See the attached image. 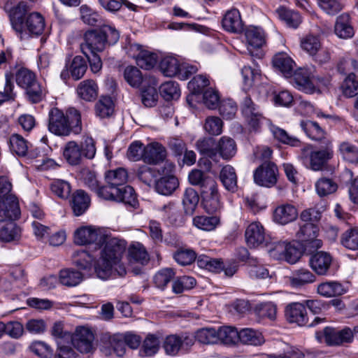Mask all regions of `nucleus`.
I'll use <instances>...</instances> for the list:
<instances>
[{"instance_id":"obj_1","label":"nucleus","mask_w":358,"mask_h":358,"mask_svg":"<svg viewBox=\"0 0 358 358\" xmlns=\"http://www.w3.org/2000/svg\"><path fill=\"white\" fill-rule=\"evenodd\" d=\"M128 174L126 169L118 168L105 173L106 184L101 187L99 197L110 201L122 202L133 208L138 204L134 188L126 183Z\"/></svg>"},{"instance_id":"obj_2","label":"nucleus","mask_w":358,"mask_h":358,"mask_svg":"<svg viewBox=\"0 0 358 358\" xmlns=\"http://www.w3.org/2000/svg\"><path fill=\"white\" fill-rule=\"evenodd\" d=\"M105 245L101 252V257L95 271L101 279H107L113 273V270L120 277L127 273L124 265L121 262L123 254L127 248L125 241L117 238L104 237Z\"/></svg>"},{"instance_id":"obj_3","label":"nucleus","mask_w":358,"mask_h":358,"mask_svg":"<svg viewBox=\"0 0 358 358\" xmlns=\"http://www.w3.org/2000/svg\"><path fill=\"white\" fill-rule=\"evenodd\" d=\"M31 10L26 2L20 1L10 12V21L13 29L19 34L20 38L23 36H40L45 29V23L43 16L38 12L28 13Z\"/></svg>"},{"instance_id":"obj_4","label":"nucleus","mask_w":358,"mask_h":358,"mask_svg":"<svg viewBox=\"0 0 358 358\" xmlns=\"http://www.w3.org/2000/svg\"><path fill=\"white\" fill-rule=\"evenodd\" d=\"M48 130L58 136L78 135L82 132L80 112L76 108L70 107L64 113L57 108H52L48 113Z\"/></svg>"},{"instance_id":"obj_5","label":"nucleus","mask_w":358,"mask_h":358,"mask_svg":"<svg viewBox=\"0 0 358 358\" xmlns=\"http://www.w3.org/2000/svg\"><path fill=\"white\" fill-rule=\"evenodd\" d=\"M119 38L120 33L114 27L103 24L99 29L88 30L84 34L80 50L85 55L90 52H101L108 45L115 44Z\"/></svg>"},{"instance_id":"obj_6","label":"nucleus","mask_w":358,"mask_h":358,"mask_svg":"<svg viewBox=\"0 0 358 358\" xmlns=\"http://www.w3.org/2000/svg\"><path fill=\"white\" fill-rule=\"evenodd\" d=\"M15 79L17 85L24 90L27 99L30 103H38L45 98V90L31 70L20 68L15 71Z\"/></svg>"},{"instance_id":"obj_7","label":"nucleus","mask_w":358,"mask_h":358,"mask_svg":"<svg viewBox=\"0 0 358 358\" xmlns=\"http://www.w3.org/2000/svg\"><path fill=\"white\" fill-rule=\"evenodd\" d=\"M96 154L95 143L92 137H87L80 145L74 141H68L63 149V157L72 166L82 162L83 157L93 159Z\"/></svg>"},{"instance_id":"obj_8","label":"nucleus","mask_w":358,"mask_h":358,"mask_svg":"<svg viewBox=\"0 0 358 358\" xmlns=\"http://www.w3.org/2000/svg\"><path fill=\"white\" fill-rule=\"evenodd\" d=\"M240 109L250 131H259L266 120L259 106L249 95L245 94L240 102Z\"/></svg>"},{"instance_id":"obj_9","label":"nucleus","mask_w":358,"mask_h":358,"mask_svg":"<svg viewBox=\"0 0 358 358\" xmlns=\"http://www.w3.org/2000/svg\"><path fill=\"white\" fill-rule=\"evenodd\" d=\"M331 141H326V147L323 150H311L308 147L301 150L303 159L309 163L310 169L315 171L322 170L327 162L333 157V150L331 148Z\"/></svg>"},{"instance_id":"obj_10","label":"nucleus","mask_w":358,"mask_h":358,"mask_svg":"<svg viewBox=\"0 0 358 358\" xmlns=\"http://www.w3.org/2000/svg\"><path fill=\"white\" fill-rule=\"evenodd\" d=\"M278 172L277 166L274 163L266 162L254 171V181L259 186L271 187L277 182Z\"/></svg>"},{"instance_id":"obj_11","label":"nucleus","mask_w":358,"mask_h":358,"mask_svg":"<svg viewBox=\"0 0 358 358\" xmlns=\"http://www.w3.org/2000/svg\"><path fill=\"white\" fill-rule=\"evenodd\" d=\"M325 343L328 345H344L353 341L355 331L345 327L342 329L327 327L324 329Z\"/></svg>"},{"instance_id":"obj_12","label":"nucleus","mask_w":358,"mask_h":358,"mask_svg":"<svg viewBox=\"0 0 358 358\" xmlns=\"http://www.w3.org/2000/svg\"><path fill=\"white\" fill-rule=\"evenodd\" d=\"M318 227L314 223L306 222L300 227L296 233L298 238L304 243L306 248L318 249L322 247V242L317 239Z\"/></svg>"},{"instance_id":"obj_13","label":"nucleus","mask_w":358,"mask_h":358,"mask_svg":"<svg viewBox=\"0 0 358 358\" xmlns=\"http://www.w3.org/2000/svg\"><path fill=\"white\" fill-rule=\"evenodd\" d=\"M73 346L81 353L90 352L93 348L94 336L91 330L80 327L76 330L75 334L71 336Z\"/></svg>"},{"instance_id":"obj_14","label":"nucleus","mask_w":358,"mask_h":358,"mask_svg":"<svg viewBox=\"0 0 358 358\" xmlns=\"http://www.w3.org/2000/svg\"><path fill=\"white\" fill-rule=\"evenodd\" d=\"M201 206L209 214L216 213L222 208L217 184L201 191Z\"/></svg>"},{"instance_id":"obj_15","label":"nucleus","mask_w":358,"mask_h":358,"mask_svg":"<svg viewBox=\"0 0 358 358\" xmlns=\"http://www.w3.org/2000/svg\"><path fill=\"white\" fill-rule=\"evenodd\" d=\"M87 69V64L85 59L81 56L73 57L69 64H66L64 69L62 71L60 77L66 81L70 76L75 80L81 79Z\"/></svg>"},{"instance_id":"obj_16","label":"nucleus","mask_w":358,"mask_h":358,"mask_svg":"<svg viewBox=\"0 0 358 358\" xmlns=\"http://www.w3.org/2000/svg\"><path fill=\"white\" fill-rule=\"evenodd\" d=\"M103 239V236L99 234L97 230L92 227H81L74 233V242L80 245L91 243L100 245Z\"/></svg>"},{"instance_id":"obj_17","label":"nucleus","mask_w":358,"mask_h":358,"mask_svg":"<svg viewBox=\"0 0 358 358\" xmlns=\"http://www.w3.org/2000/svg\"><path fill=\"white\" fill-rule=\"evenodd\" d=\"M247 244L250 248H256L266 243L263 226L259 222L250 224L245 233Z\"/></svg>"},{"instance_id":"obj_18","label":"nucleus","mask_w":358,"mask_h":358,"mask_svg":"<svg viewBox=\"0 0 358 358\" xmlns=\"http://www.w3.org/2000/svg\"><path fill=\"white\" fill-rule=\"evenodd\" d=\"M334 31L341 39H349L354 36L355 31L348 13H342L336 17Z\"/></svg>"},{"instance_id":"obj_19","label":"nucleus","mask_w":358,"mask_h":358,"mask_svg":"<svg viewBox=\"0 0 358 358\" xmlns=\"http://www.w3.org/2000/svg\"><path fill=\"white\" fill-rule=\"evenodd\" d=\"M285 317L291 323H296L299 326L307 324L308 317L306 307L300 303L289 304L285 309Z\"/></svg>"},{"instance_id":"obj_20","label":"nucleus","mask_w":358,"mask_h":358,"mask_svg":"<svg viewBox=\"0 0 358 358\" xmlns=\"http://www.w3.org/2000/svg\"><path fill=\"white\" fill-rule=\"evenodd\" d=\"M310 265L318 275H325L329 271L332 262L329 253L320 251L313 254L309 260Z\"/></svg>"},{"instance_id":"obj_21","label":"nucleus","mask_w":358,"mask_h":358,"mask_svg":"<svg viewBox=\"0 0 358 358\" xmlns=\"http://www.w3.org/2000/svg\"><path fill=\"white\" fill-rule=\"evenodd\" d=\"M20 215L19 203L15 196H8L0 200V217L13 220H17Z\"/></svg>"},{"instance_id":"obj_22","label":"nucleus","mask_w":358,"mask_h":358,"mask_svg":"<svg viewBox=\"0 0 358 358\" xmlns=\"http://www.w3.org/2000/svg\"><path fill=\"white\" fill-rule=\"evenodd\" d=\"M98 85L92 79L81 81L76 87V93L78 97L87 102L95 101L98 96Z\"/></svg>"},{"instance_id":"obj_23","label":"nucleus","mask_w":358,"mask_h":358,"mask_svg":"<svg viewBox=\"0 0 358 358\" xmlns=\"http://www.w3.org/2000/svg\"><path fill=\"white\" fill-rule=\"evenodd\" d=\"M297 216V209L289 203L278 206L273 212V220L280 224H288L295 220Z\"/></svg>"},{"instance_id":"obj_24","label":"nucleus","mask_w":358,"mask_h":358,"mask_svg":"<svg viewBox=\"0 0 358 358\" xmlns=\"http://www.w3.org/2000/svg\"><path fill=\"white\" fill-rule=\"evenodd\" d=\"M91 203L90 196L82 189L76 191L70 201L73 213L76 216L83 215L89 208Z\"/></svg>"},{"instance_id":"obj_25","label":"nucleus","mask_w":358,"mask_h":358,"mask_svg":"<svg viewBox=\"0 0 358 358\" xmlns=\"http://www.w3.org/2000/svg\"><path fill=\"white\" fill-rule=\"evenodd\" d=\"M237 146L235 141L229 136H222L216 144V156L229 161L236 154Z\"/></svg>"},{"instance_id":"obj_26","label":"nucleus","mask_w":358,"mask_h":358,"mask_svg":"<svg viewBox=\"0 0 358 358\" xmlns=\"http://www.w3.org/2000/svg\"><path fill=\"white\" fill-rule=\"evenodd\" d=\"M144 162L150 164L163 162L166 157L165 148L158 143H151L145 147Z\"/></svg>"},{"instance_id":"obj_27","label":"nucleus","mask_w":358,"mask_h":358,"mask_svg":"<svg viewBox=\"0 0 358 358\" xmlns=\"http://www.w3.org/2000/svg\"><path fill=\"white\" fill-rule=\"evenodd\" d=\"M273 64L286 78L292 77L296 66L294 60L285 52L276 54L273 58Z\"/></svg>"},{"instance_id":"obj_28","label":"nucleus","mask_w":358,"mask_h":358,"mask_svg":"<svg viewBox=\"0 0 358 358\" xmlns=\"http://www.w3.org/2000/svg\"><path fill=\"white\" fill-rule=\"evenodd\" d=\"M223 28L229 32L240 33L243 29V24L238 10L236 8L228 10L222 19Z\"/></svg>"},{"instance_id":"obj_29","label":"nucleus","mask_w":358,"mask_h":358,"mask_svg":"<svg viewBox=\"0 0 358 358\" xmlns=\"http://www.w3.org/2000/svg\"><path fill=\"white\" fill-rule=\"evenodd\" d=\"M301 127L311 139L317 141H323L326 145V141H331L327 138L325 131L316 122L311 120L301 122Z\"/></svg>"},{"instance_id":"obj_30","label":"nucleus","mask_w":358,"mask_h":358,"mask_svg":"<svg viewBox=\"0 0 358 358\" xmlns=\"http://www.w3.org/2000/svg\"><path fill=\"white\" fill-rule=\"evenodd\" d=\"M179 182L173 176H163L157 179L155 183L156 192L162 195H171L178 188Z\"/></svg>"},{"instance_id":"obj_31","label":"nucleus","mask_w":358,"mask_h":358,"mask_svg":"<svg viewBox=\"0 0 358 358\" xmlns=\"http://www.w3.org/2000/svg\"><path fill=\"white\" fill-rule=\"evenodd\" d=\"M294 83L299 89L303 91L306 94H313L315 91V87L311 82L309 73L306 69H299L294 71L292 76Z\"/></svg>"},{"instance_id":"obj_32","label":"nucleus","mask_w":358,"mask_h":358,"mask_svg":"<svg viewBox=\"0 0 358 358\" xmlns=\"http://www.w3.org/2000/svg\"><path fill=\"white\" fill-rule=\"evenodd\" d=\"M220 179L224 188L235 192L237 190V176L234 167L230 165L224 166L220 171Z\"/></svg>"},{"instance_id":"obj_33","label":"nucleus","mask_w":358,"mask_h":358,"mask_svg":"<svg viewBox=\"0 0 358 358\" xmlns=\"http://www.w3.org/2000/svg\"><path fill=\"white\" fill-rule=\"evenodd\" d=\"M315 275L307 268L294 271L290 277V285L295 288L301 287L315 281Z\"/></svg>"},{"instance_id":"obj_34","label":"nucleus","mask_w":358,"mask_h":358,"mask_svg":"<svg viewBox=\"0 0 358 358\" xmlns=\"http://www.w3.org/2000/svg\"><path fill=\"white\" fill-rule=\"evenodd\" d=\"M345 292L343 285L337 281L324 282L317 286L318 294L325 297L340 296Z\"/></svg>"},{"instance_id":"obj_35","label":"nucleus","mask_w":358,"mask_h":358,"mask_svg":"<svg viewBox=\"0 0 358 358\" xmlns=\"http://www.w3.org/2000/svg\"><path fill=\"white\" fill-rule=\"evenodd\" d=\"M238 336V341L247 345H261L265 341L261 332L251 328L242 329Z\"/></svg>"},{"instance_id":"obj_36","label":"nucleus","mask_w":358,"mask_h":358,"mask_svg":"<svg viewBox=\"0 0 358 358\" xmlns=\"http://www.w3.org/2000/svg\"><path fill=\"white\" fill-rule=\"evenodd\" d=\"M188 179L192 185L199 186L201 191L212 187L216 182L213 178L205 176L203 171L198 169L192 170L189 173Z\"/></svg>"},{"instance_id":"obj_37","label":"nucleus","mask_w":358,"mask_h":358,"mask_svg":"<svg viewBox=\"0 0 358 358\" xmlns=\"http://www.w3.org/2000/svg\"><path fill=\"white\" fill-rule=\"evenodd\" d=\"M128 257L130 262L146 264L149 261V255L144 246L139 243L131 245L128 249Z\"/></svg>"},{"instance_id":"obj_38","label":"nucleus","mask_w":358,"mask_h":358,"mask_svg":"<svg viewBox=\"0 0 358 358\" xmlns=\"http://www.w3.org/2000/svg\"><path fill=\"white\" fill-rule=\"evenodd\" d=\"M276 13L279 18L284 21L289 27L296 29L302 22L301 16L298 12L285 7H280L276 10Z\"/></svg>"},{"instance_id":"obj_39","label":"nucleus","mask_w":358,"mask_h":358,"mask_svg":"<svg viewBox=\"0 0 358 358\" xmlns=\"http://www.w3.org/2000/svg\"><path fill=\"white\" fill-rule=\"evenodd\" d=\"M83 279V273L73 268L62 269L59 272V280L60 283L67 287L76 286Z\"/></svg>"},{"instance_id":"obj_40","label":"nucleus","mask_w":358,"mask_h":358,"mask_svg":"<svg viewBox=\"0 0 358 358\" xmlns=\"http://www.w3.org/2000/svg\"><path fill=\"white\" fill-rule=\"evenodd\" d=\"M239 331L231 326L220 327L217 330V343L226 345H235L238 342Z\"/></svg>"},{"instance_id":"obj_41","label":"nucleus","mask_w":358,"mask_h":358,"mask_svg":"<svg viewBox=\"0 0 358 358\" xmlns=\"http://www.w3.org/2000/svg\"><path fill=\"white\" fill-rule=\"evenodd\" d=\"M20 229L12 221L0 220V241L10 242L19 236Z\"/></svg>"},{"instance_id":"obj_42","label":"nucleus","mask_w":358,"mask_h":358,"mask_svg":"<svg viewBox=\"0 0 358 358\" xmlns=\"http://www.w3.org/2000/svg\"><path fill=\"white\" fill-rule=\"evenodd\" d=\"M197 192L192 187L187 188L182 196V205L187 215H192L199 203Z\"/></svg>"},{"instance_id":"obj_43","label":"nucleus","mask_w":358,"mask_h":358,"mask_svg":"<svg viewBox=\"0 0 358 358\" xmlns=\"http://www.w3.org/2000/svg\"><path fill=\"white\" fill-rule=\"evenodd\" d=\"M245 36L248 45L255 48H261L265 43L264 31L259 27L247 28Z\"/></svg>"},{"instance_id":"obj_44","label":"nucleus","mask_w":358,"mask_h":358,"mask_svg":"<svg viewBox=\"0 0 358 358\" xmlns=\"http://www.w3.org/2000/svg\"><path fill=\"white\" fill-rule=\"evenodd\" d=\"M179 61L171 56L164 57L159 64L162 73L167 77L176 76L180 69Z\"/></svg>"},{"instance_id":"obj_45","label":"nucleus","mask_w":358,"mask_h":358,"mask_svg":"<svg viewBox=\"0 0 358 358\" xmlns=\"http://www.w3.org/2000/svg\"><path fill=\"white\" fill-rule=\"evenodd\" d=\"M326 207L323 202L315 204L313 207L303 210L300 215V218L306 222L314 223L318 222L322 217V213Z\"/></svg>"},{"instance_id":"obj_46","label":"nucleus","mask_w":358,"mask_h":358,"mask_svg":"<svg viewBox=\"0 0 358 358\" xmlns=\"http://www.w3.org/2000/svg\"><path fill=\"white\" fill-rule=\"evenodd\" d=\"M269 129L274 138L279 142L291 146H299L300 145V141L297 138L288 134L285 129L273 124L270 125Z\"/></svg>"},{"instance_id":"obj_47","label":"nucleus","mask_w":358,"mask_h":358,"mask_svg":"<svg viewBox=\"0 0 358 358\" xmlns=\"http://www.w3.org/2000/svg\"><path fill=\"white\" fill-rule=\"evenodd\" d=\"M216 144L213 138L207 137L199 139L196 146L201 155L214 159L216 157Z\"/></svg>"},{"instance_id":"obj_48","label":"nucleus","mask_w":358,"mask_h":358,"mask_svg":"<svg viewBox=\"0 0 358 358\" xmlns=\"http://www.w3.org/2000/svg\"><path fill=\"white\" fill-rule=\"evenodd\" d=\"M194 225L203 231H213L220 224V217L217 215H198L193 219Z\"/></svg>"},{"instance_id":"obj_49","label":"nucleus","mask_w":358,"mask_h":358,"mask_svg":"<svg viewBox=\"0 0 358 358\" xmlns=\"http://www.w3.org/2000/svg\"><path fill=\"white\" fill-rule=\"evenodd\" d=\"M337 189V183L331 178H321L315 182V189L320 196H325L333 194Z\"/></svg>"},{"instance_id":"obj_50","label":"nucleus","mask_w":358,"mask_h":358,"mask_svg":"<svg viewBox=\"0 0 358 358\" xmlns=\"http://www.w3.org/2000/svg\"><path fill=\"white\" fill-rule=\"evenodd\" d=\"M95 111L101 118L110 117L114 111V104L110 96H101L95 105Z\"/></svg>"},{"instance_id":"obj_51","label":"nucleus","mask_w":358,"mask_h":358,"mask_svg":"<svg viewBox=\"0 0 358 358\" xmlns=\"http://www.w3.org/2000/svg\"><path fill=\"white\" fill-rule=\"evenodd\" d=\"M159 93L166 101L177 99L180 96L178 84L173 81H168L161 85Z\"/></svg>"},{"instance_id":"obj_52","label":"nucleus","mask_w":358,"mask_h":358,"mask_svg":"<svg viewBox=\"0 0 358 358\" xmlns=\"http://www.w3.org/2000/svg\"><path fill=\"white\" fill-rule=\"evenodd\" d=\"M9 143L11 152L20 157L27 155L28 143L22 136L17 134H13L10 138Z\"/></svg>"},{"instance_id":"obj_53","label":"nucleus","mask_w":358,"mask_h":358,"mask_svg":"<svg viewBox=\"0 0 358 358\" xmlns=\"http://www.w3.org/2000/svg\"><path fill=\"white\" fill-rule=\"evenodd\" d=\"M13 76L10 73H6L3 91H0V106L5 102L13 101L16 98L15 86L12 81Z\"/></svg>"},{"instance_id":"obj_54","label":"nucleus","mask_w":358,"mask_h":358,"mask_svg":"<svg viewBox=\"0 0 358 358\" xmlns=\"http://www.w3.org/2000/svg\"><path fill=\"white\" fill-rule=\"evenodd\" d=\"M79 10L80 18L85 24L90 26L101 25V18L100 15L90 6L84 4L80 7Z\"/></svg>"},{"instance_id":"obj_55","label":"nucleus","mask_w":358,"mask_h":358,"mask_svg":"<svg viewBox=\"0 0 358 358\" xmlns=\"http://www.w3.org/2000/svg\"><path fill=\"white\" fill-rule=\"evenodd\" d=\"M339 151L345 160L358 165V147L344 141L340 144Z\"/></svg>"},{"instance_id":"obj_56","label":"nucleus","mask_w":358,"mask_h":358,"mask_svg":"<svg viewBox=\"0 0 358 358\" xmlns=\"http://www.w3.org/2000/svg\"><path fill=\"white\" fill-rule=\"evenodd\" d=\"M343 94L347 97H352L358 94V78L350 73L341 85Z\"/></svg>"},{"instance_id":"obj_57","label":"nucleus","mask_w":358,"mask_h":358,"mask_svg":"<svg viewBox=\"0 0 358 358\" xmlns=\"http://www.w3.org/2000/svg\"><path fill=\"white\" fill-rule=\"evenodd\" d=\"M241 75L245 90L252 87L257 82L259 81L261 77L259 70L246 66L241 69Z\"/></svg>"},{"instance_id":"obj_58","label":"nucleus","mask_w":358,"mask_h":358,"mask_svg":"<svg viewBox=\"0 0 358 358\" xmlns=\"http://www.w3.org/2000/svg\"><path fill=\"white\" fill-rule=\"evenodd\" d=\"M217 330L213 328H202L196 332L195 338L203 344L217 343Z\"/></svg>"},{"instance_id":"obj_59","label":"nucleus","mask_w":358,"mask_h":358,"mask_svg":"<svg viewBox=\"0 0 358 358\" xmlns=\"http://www.w3.org/2000/svg\"><path fill=\"white\" fill-rule=\"evenodd\" d=\"M159 345V341L158 338L153 335H149L143 341L139 354L142 357L152 356L158 351Z\"/></svg>"},{"instance_id":"obj_60","label":"nucleus","mask_w":358,"mask_h":358,"mask_svg":"<svg viewBox=\"0 0 358 358\" xmlns=\"http://www.w3.org/2000/svg\"><path fill=\"white\" fill-rule=\"evenodd\" d=\"M94 257L85 250H78L74 252L73 263L80 269L87 270L92 267Z\"/></svg>"},{"instance_id":"obj_61","label":"nucleus","mask_w":358,"mask_h":358,"mask_svg":"<svg viewBox=\"0 0 358 358\" xmlns=\"http://www.w3.org/2000/svg\"><path fill=\"white\" fill-rule=\"evenodd\" d=\"M174 259L182 266L192 264L196 259V252L189 248H180L173 255Z\"/></svg>"},{"instance_id":"obj_62","label":"nucleus","mask_w":358,"mask_h":358,"mask_svg":"<svg viewBox=\"0 0 358 358\" xmlns=\"http://www.w3.org/2000/svg\"><path fill=\"white\" fill-rule=\"evenodd\" d=\"M276 312V306L273 302L262 303L255 308V313L258 317H267L271 320L275 318Z\"/></svg>"},{"instance_id":"obj_63","label":"nucleus","mask_w":358,"mask_h":358,"mask_svg":"<svg viewBox=\"0 0 358 358\" xmlns=\"http://www.w3.org/2000/svg\"><path fill=\"white\" fill-rule=\"evenodd\" d=\"M125 80L134 87H138L142 83L143 76L140 70L134 66L126 67L124 71Z\"/></svg>"},{"instance_id":"obj_64","label":"nucleus","mask_w":358,"mask_h":358,"mask_svg":"<svg viewBox=\"0 0 358 358\" xmlns=\"http://www.w3.org/2000/svg\"><path fill=\"white\" fill-rule=\"evenodd\" d=\"M341 243L349 250H358V229H351L343 233Z\"/></svg>"}]
</instances>
